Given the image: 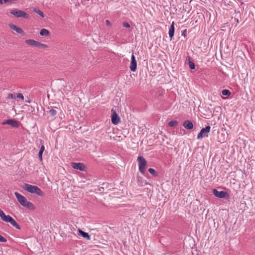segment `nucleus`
<instances>
[{
	"mask_svg": "<svg viewBox=\"0 0 255 255\" xmlns=\"http://www.w3.org/2000/svg\"><path fill=\"white\" fill-rule=\"evenodd\" d=\"M14 195L21 206L30 210H34L35 209V206L34 204L31 202L28 201L24 196L21 195L18 192H15Z\"/></svg>",
	"mask_w": 255,
	"mask_h": 255,
	"instance_id": "obj_1",
	"label": "nucleus"
},
{
	"mask_svg": "<svg viewBox=\"0 0 255 255\" xmlns=\"http://www.w3.org/2000/svg\"><path fill=\"white\" fill-rule=\"evenodd\" d=\"M0 217L3 221L9 223L12 226L17 229H20V226L17 223V222L10 216L6 215L3 211L0 209Z\"/></svg>",
	"mask_w": 255,
	"mask_h": 255,
	"instance_id": "obj_2",
	"label": "nucleus"
},
{
	"mask_svg": "<svg viewBox=\"0 0 255 255\" xmlns=\"http://www.w3.org/2000/svg\"><path fill=\"white\" fill-rule=\"evenodd\" d=\"M23 189L29 193H34L40 196H44L43 192L36 186L25 184L23 185Z\"/></svg>",
	"mask_w": 255,
	"mask_h": 255,
	"instance_id": "obj_3",
	"label": "nucleus"
},
{
	"mask_svg": "<svg viewBox=\"0 0 255 255\" xmlns=\"http://www.w3.org/2000/svg\"><path fill=\"white\" fill-rule=\"evenodd\" d=\"M137 161L138 164L139 171L144 175L146 171L147 161L142 156H138Z\"/></svg>",
	"mask_w": 255,
	"mask_h": 255,
	"instance_id": "obj_4",
	"label": "nucleus"
},
{
	"mask_svg": "<svg viewBox=\"0 0 255 255\" xmlns=\"http://www.w3.org/2000/svg\"><path fill=\"white\" fill-rule=\"evenodd\" d=\"M10 13L16 17H23L25 19H28L29 17V14L25 11L16 8L11 9L10 11Z\"/></svg>",
	"mask_w": 255,
	"mask_h": 255,
	"instance_id": "obj_5",
	"label": "nucleus"
},
{
	"mask_svg": "<svg viewBox=\"0 0 255 255\" xmlns=\"http://www.w3.org/2000/svg\"><path fill=\"white\" fill-rule=\"evenodd\" d=\"M210 129L211 127L210 126H207L205 128H202L197 135V139H201L204 137H208Z\"/></svg>",
	"mask_w": 255,
	"mask_h": 255,
	"instance_id": "obj_6",
	"label": "nucleus"
},
{
	"mask_svg": "<svg viewBox=\"0 0 255 255\" xmlns=\"http://www.w3.org/2000/svg\"><path fill=\"white\" fill-rule=\"evenodd\" d=\"M25 42L26 44L36 47L45 48L48 47L47 45L41 43L33 39H27L26 40Z\"/></svg>",
	"mask_w": 255,
	"mask_h": 255,
	"instance_id": "obj_7",
	"label": "nucleus"
},
{
	"mask_svg": "<svg viewBox=\"0 0 255 255\" xmlns=\"http://www.w3.org/2000/svg\"><path fill=\"white\" fill-rule=\"evenodd\" d=\"M111 112L112 123L113 124L117 125L121 122V118L117 113L116 110L114 108L112 109Z\"/></svg>",
	"mask_w": 255,
	"mask_h": 255,
	"instance_id": "obj_8",
	"label": "nucleus"
},
{
	"mask_svg": "<svg viewBox=\"0 0 255 255\" xmlns=\"http://www.w3.org/2000/svg\"><path fill=\"white\" fill-rule=\"evenodd\" d=\"M213 193L216 197L220 198H228L229 196L227 192L224 191H219L216 189H213Z\"/></svg>",
	"mask_w": 255,
	"mask_h": 255,
	"instance_id": "obj_9",
	"label": "nucleus"
},
{
	"mask_svg": "<svg viewBox=\"0 0 255 255\" xmlns=\"http://www.w3.org/2000/svg\"><path fill=\"white\" fill-rule=\"evenodd\" d=\"M71 166L74 169H78L81 171H84L86 169V167L84 164L81 162H72L71 163Z\"/></svg>",
	"mask_w": 255,
	"mask_h": 255,
	"instance_id": "obj_10",
	"label": "nucleus"
},
{
	"mask_svg": "<svg viewBox=\"0 0 255 255\" xmlns=\"http://www.w3.org/2000/svg\"><path fill=\"white\" fill-rule=\"evenodd\" d=\"M2 124H8L13 128H18L19 123L14 119H9L4 121Z\"/></svg>",
	"mask_w": 255,
	"mask_h": 255,
	"instance_id": "obj_11",
	"label": "nucleus"
},
{
	"mask_svg": "<svg viewBox=\"0 0 255 255\" xmlns=\"http://www.w3.org/2000/svg\"><path fill=\"white\" fill-rule=\"evenodd\" d=\"M137 63L135 59V57L133 54H132L131 57V62L129 66L130 70L132 72H134L136 70Z\"/></svg>",
	"mask_w": 255,
	"mask_h": 255,
	"instance_id": "obj_12",
	"label": "nucleus"
},
{
	"mask_svg": "<svg viewBox=\"0 0 255 255\" xmlns=\"http://www.w3.org/2000/svg\"><path fill=\"white\" fill-rule=\"evenodd\" d=\"M9 26L11 29L15 31L17 33L20 34L22 35H24L25 33L21 28L13 24H9Z\"/></svg>",
	"mask_w": 255,
	"mask_h": 255,
	"instance_id": "obj_13",
	"label": "nucleus"
},
{
	"mask_svg": "<svg viewBox=\"0 0 255 255\" xmlns=\"http://www.w3.org/2000/svg\"><path fill=\"white\" fill-rule=\"evenodd\" d=\"M174 22L172 21V24L169 29V36L170 39V40H172L173 38L174 32H175V27H174Z\"/></svg>",
	"mask_w": 255,
	"mask_h": 255,
	"instance_id": "obj_14",
	"label": "nucleus"
},
{
	"mask_svg": "<svg viewBox=\"0 0 255 255\" xmlns=\"http://www.w3.org/2000/svg\"><path fill=\"white\" fill-rule=\"evenodd\" d=\"M183 127L187 129H191L193 128V124L191 121L186 120L183 124Z\"/></svg>",
	"mask_w": 255,
	"mask_h": 255,
	"instance_id": "obj_15",
	"label": "nucleus"
},
{
	"mask_svg": "<svg viewBox=\"0 0 255 255\" xmlns=\"http://www.w3.org/2000/svg\"><path fill=\"white\" fill-rule=\"evenodd\" d=\"M48 109H49L48 113L52 117H54L56 115L58 111H60V110L56 107L51 108L50 109L48 108Z\"/></svg>",
	"mask_w": 255,
	"mask_h": 255,
	"instance_id": "obj_16",
	"label": "nucleus"
},
{
	"mask_svg": "<svg viewBox=\"0 0 255 255\" xmlns=\"http://www.w3.org/2000/svg\"><path fill=\"white\" fill-rule=\"evenodd\" d=\"M78 235L79 236H81L85 239L90 240L91 239L90 236L89 235L88 233L85 232L83 231L81 229H79L78 230Z\"/></svg>",
	"mask_w": 255,
	"mask_h": 255,
	"instance_id": "obj_17",
	"label": "nucleus"
},
{
	"mask_svg": "<svg viewBox=\"0 0 255 255\" xmlns=\"http://www.w3.org/2000/svg\"><path fill=\"white\" fill-rule=\"evenodd\" d=\"M39 34L41 36H48L50 35V32L47 29L43 28L40 30Z\"/></svg>",
	"mask_w": 255,
	"mask_h": 255,
	"instance_id": "obj_18",
	"label": "nucleus"
},
{
	"mask_svg": "<svg viewBox=\"0 0 255 255\" xmlns=\"http://www.w3.org/2000/svg\"><path fill=\"white\" fill-rule=\"evenodd\" d=\"M44 149H45V147L43 145H42L41 146L40 149L39 151V153H38V157L41 161H42V154H43V152Z\"/></svg>",
	"mask_w": 255,
	"mask_h": 255,
	"instance_id": "obj_19",
	"label": "nucleus"
},
{
	"mask_svg": "<svg viewBox=\"0 0 255 255\" xmlns=\"http://www.w3.org/2000/svg\"><path fill=\"white\" fill-rule=\"evenodd\" d=\"M148 171L154 177H156L158 176V172L156 171L153 168H149Z\"/></svg>",
	"mask_w": 255,
	"mask_h": 255,
	"instance_id": "obj_20",
	"label": "nucleus"
},
{
	"mask_svg": "<svg viewBox=\"0 0 255 255\" xmlns=\"http://www.w3.org/2000/svg\"><path fill=\"white\" fill-rule=\"evenodd\" d=\"M178 122L176 120H173L168 123V126L171 127H174L177 126Z\"/></svg>",
	"mask_w": 255,
	"mask_h": 255,
	"instance_id": "obj_21",
	"label": "nucleus"
},
{
	"mask_svg": "<svg viewBox=\"0 0 255 255\" xmlns=\"http://www.w3.org/2000/svg\"><path fill=\"white\" fill-rule=\"evenodd\" d=\"M222 94L224 96H229L231 94V93L229 90L224 89L222 91Z\"/></svg>",
	"mask_w": 255,
	"mask_h": 255,
	"instance_id": "obj_22",
	"label": "nucleus"
},
{
	"mask_svg": "<svg viewBox=\"0 0 255 255\" xmlns=\"http://www.w3.org/2000/svg\"><path fill=\"white\" fill-rule=\"evenodd\" d=\"M33 11L37 13L38 15H39L41 17H44V15L42 11H41L39 9L34 8L33 9Z\"/></svg>",
	"mask_w": 255,
	"mask_h": 255,
	"instance_id": "obj_23",
	"label": "nucleus"
},
{
	"mask_svg": "<svg viewBox=\"0 0 255 255\" xmlns=\"http://www.w3.org/2000/svg\"><path fill=\"white\" fill-rule=\"evenodd\" d=\"M188 65L191 69L194 70L195 69V64L192 61H189L188 62Z\"/></svg>",
	"mask_w": 255,
	"mask_h": 255,
	"instance_id": "obj_24",
	"label": "nucleus"
},
{
	"mask_svg": "<svg viewBox=\"0 0 255 255\" xmlns=\"http://www.w3.org/2000/svg\"><path fill=\"white\" fill-rule=\"evenodd\" d=\"M15 98V95L13 94L9 93L8 94L7 99H14Z\"/></svg>",
	"mask_w": 255,
	"mask_h": 255,
	"instance_id": "obj_25",
	"label": "nucleus"
},
{
	"mask_svg": "<svg viewBox=\"0 0 255 255\" xmlns=\"http://www.w3.org/2000/svg\"><path fill=\"white\" fill-rule=\"evenodd\" d=\"M6 241H7L6 239L4 237H3L1 235H0V242H2V243H5V242H6Z\"/></svg>",
	"mask_w": 255,
	"mask_h": 255,
	"instance_id": "obj_26",
	"label": "nucleus"
},
{
	"mask_svg": "<svg viewBox=\"0 0 255 255\" xmlns=\"http://www.w3.org/2000/svg\"><path fill=\"white\" fill-rule=\"evenodd\" d=\"M16 97L19 99H21L22 100H23L24 97L23 95L21 93H18L16 94Z\"/></svg>",
	"mask_w": 255,
	"mask_h": 255,
	"instance_id": "obj_27",
	"label": "nucleus"
},
{
	"mask_svg": "<svg viewBox=\"0 0 255 255\" xmlns=\"http://www.w3.org/2000/svg\"><path fill=\"white\" fill-rule=\"evenodd\" d=\"M123 26L126 28H128L130 27V25L128 22H124L123 23Z\"/></svg>",
	"mask_w": 255,
	"mask_h": 255,
	"instance_id": "obj_28",
	"label": "nucleus"
},
{
	"mask_svg": "<svg viewBox=\"0 0 255 255\" xmlns=\"http://www.w3.org/2000/svg\"><path fill=\"white\" fill-rule=\"evenodd\" d=\"M186 33H187V30L186 29H185L183 31L182 35L184 37H186Z\"/></svg>",
	"mask_w": 255,
	"mask_h": 255,
	"instance_id": "obj_29",
	"label": "nucleus"
},
{
	"mask_svg": "<svg viewBox=\"0 0 255 255\" xmlns=\"http://www.w3.org/2000/svg\"><path fill=\"white\" fill-rule=\"evenodd\" d=\"M106 23L107 26H111V22L109 20H106Z\"/></svg>",
	"mask_w": 255,
	"mask_h": 255,
	"instance_id": "obj_30",
	"label": "nucleus"
},
{
	"mask_svg": "<svg viewBox=\"0 0 255 255\" xmlns=\"http://www.w3.org/2000/svg\"><path fill=\"white\" fill-rule=\"evenodd\" d=\"M3 0H0V4H3Z\"/></svg>",
	"mask_w": 255,
	"mask_h": 255,
	"instance_id": "obj_31",
	"label": "nucleus"
}]
</instances>
